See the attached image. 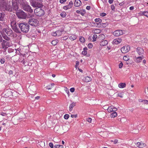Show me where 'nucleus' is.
Instances as JSON below:
<instances>
[{"label":"nucleus","instance_id":"1","mask_svg":"<svg viewBox=\"0 0 148 148\" xmlns=\"http://www.w3.org/2000/svg\"><path fill=\"white\" fill-rule=\"evenodd\" d=\"M0 9L2 11H12V7L6 1L1 0L0 2Z\"/></svg>","mask_w":148,"mask_h":148},{"label":"nucleus","instance_id":"2","mask_svg":"<svg viewBox=\"0 0 148 148\" xmlns=\"http://www.w3.org/2000/svg\"><path fill=\"white\" fill-rule=\"evenodd\" d=\"M18 25L22 32L26 33L29 31V25L28 23H21Z\"/></svg>","mask_w":148,"mask_h":148},{"label":"nucleus","instance_id":"3","mask_svg":"<svg viewBox=\"0 0 148 148\" xmlns=\"http://www.w3.org/2000/svg\"><path fill=\"white\" fill-rule=\"evenodd\" d=\"M42 0H35L32 2L31 5L34 8H41L42 6Z\"/></svg>","mask_w":148,"mask_h":148},{"label":"nucleus","instance_id":"4","mask_svg":"<svg viewBox=\"0 0 148 148\" xmlns=\"http://www.w3.org/2000/svg\"><path fill=\"white\" fill-rule=\"evenodd\" d=\"M34 12L36 16H41L45 14L44 10L41 8H38L35 9Z\"/></svg>","mask_w":148,"mask_h":148},{"label":"nucleus","instance_id":"5","mask_svg":"<svg viewBox=\"0 0 148 148\" xmlns=\"http://www.w3.org/2000/svg\"><path fill=\"white\" fill-rule=\"evenodd\" d=\"M28 22L30 25L34 26H36L39 24L38 21L37 19L35 18L29 19Z\"/></svg>","mask_w":148,"mask_h":148},{"label":"nucleus","instance_id":"6","mask_svg":"<svg viewBox=\"0 0 148 148\" xmlns=\"http://www.w3.org/2000/svg\"><path fill=\"white\" fill-rule=\"evenodd\" d=\"M24 10L30 13H32L33 12L30 6L27 4L22 7Z\"/></svg>","mask_w":148,"mask_h":148},{"label":"nucleus","instance_id":"7","mask_svg":"<svg viewBox=\"0 0 148 148\" xmlns=\"http://www.w3.org/2000/svg\"><path fill=\"white\" fill-rule=\"evenodd\" d=\"M16 14L18 17L19 18H24L26 16V13L22 10L17 12Z\"/></svg>","mask_w":148,"mask_h":148},{"label":"nucleus","instance_id":"8","mask_svg":"<svg viewBox=\"0 0 148 148\" xmlns=\"http://www.w3.org/2000/svg\"><path fill=\"white\" fill-rule=\"evenodd\" d=\"M130 49V46L129 45H126L122 47L121 49V50L123 53H125L128 52Z\"/></svg>","mask_w":148,"mask_h":148},{"label":"nucleus","instance_id":"9","mask_svg":"<svg viewBox=\"0 0 148 148\" xmlns=\"http://www.w3.org/2000/svg\"><path fill=\"white\" fill-rule=\"evenodd\" d=\"M18 0H12V5L13 8L15 10H18Z\"/></svg>","mask_w":148,"mask_h":148},{"label":"nucleus","instance_id":"10","mask_svg":"<svg viewBox=\"0 0 148 148\" xmlns=\"http://www.w3.org/2000/svg\"><path fill=\"white\" fill-rule=\"evenodd\" d=\"M123 34L122 30H116L113 33V34L115 36H118Z\"/></svg>","mask_w":148,"mask_h":148},{"label":"nucleus","instance_id":"11","mask_svg":"<svg viewBox=\"0 0 148 148\" xmlns=\"http://www.w3.org/2000/svg\"><path fill=\"white\" fill-rule=\"evenodd\" d=\"M73 4V2L72 1H71L69 3V5L63 6V9L65 10L69 9L72 7Z\"/></svg>","mask_w":148,"mask_h":148},{"label":"nucleus","instance_id":"12","mask_svg":"<svg viewBox=\"0 0 148 148\" xmlns=\"http://www.w3.org/2000/svg\"><path fill=\"white\" fill-rule=\"evenodd\" d=\"M117 108L114 107L113 106H111L108 107L107 110L109 112H111L112 111H115L117 110Z\"/></svg>","mask_w":148,"mask_h":148},{"label":"nucleus","instance_id":"13","mask_svg":"<svg viewBox=\"0 0 148 148\" xmlns=\"http://www.w3.org/2000/svg\"><path fill=\"white\" fill-rule=\"evenodd\" d=\"M62 34V32L58 30L56 31L55 32H53L52 33V35L54 36H60Z\"/></svg>","mask_w":148,"mask_h":148},{"label":"nucleus","instance_id":"14","mask_svg":"<svg viewBox=\"0 0 148 148\" xmlns=\"http://www.w3.org/2000/svg\"><path fill=\"white\" fill-rule=\"evenodd\" d=\"M136 51L139 55H141L144 53V51L143 48L138 47Z\"/></svg>","mask_w":148,"mask_h":148},{"label":"nucleus","instance_id":"15","mask_svg":"<svg viewBox=\"0 0 148 148\" xmlns=\"http://www.w3.org/2000/svg\"><path fill=\"white\" fill-rule=\"evenodd\" d=\"M18 1L21 5L22 7L28 3L25 0H18Z\"/></svg>","mask_w":148,"mask_h":148},{"label":"nucleus","instance_id":"16","mask_svg":"<svg viewBox=\"0 0 148 148\" xmlns=\"http://www.w3.org/2000/svg\"><path fill=\"white\" fill-rule=\"evenodd\" d=\"M122 41V39L120 38H117L114 39L113 41V44H118L119 43H120Z\"/></svg>","mask_w":148,"mask_h":148},{"label":"nucleus","instance_id":"17","mask_svg":"<svg viewBox=\"0 0 148 148\" xmlns=\"http://www.w3.org/2000/svg\"><path fill=\"white\" fill-rule=\"evenodd\" d=\"M143 58L144 57L143 56L138 57L136 58L135 61L137 63H140Z\"/></svg>","mask_w":148,"mask_h":148},{"label":"nucleus","instance_id":"18","mask_svg":"<svg viewBox=\"0 0 148 148\" xmlns=\"http://www.w3.org/2000/svg\"><path fill=\"white\" fill-rule=\"evenodd\" d=\"M138 147L139 148H143L146 146V144L145 143L138 142L137 143Z\"/></svg>","mask_w":148,"mask_h":148},{"label":"nucleus","instance_id":"19","mask_svg":"<svg viewBox=\"0 0 148 148\" xmlns=\"http://www.w3.org/2000/svg\"><path fill=\"white\" fill-rule=\"evenodd\" d=\"M81 2L80 0H75L74 3V5L76 7H79L81 4Z\"/></svg>","mask_w":148,"mask_h":148},{"label":"nucleus","instance_id":"20","mask_svg":"<svg viewBox=\"0 0 148 148\" xmlns=\"http://www.w3.org/2000/svg\"><path fill=\"white\" fill-rule=\"evenodd\" d=\"M5 32L8 36H10L12 33V31L10 29H5Z\"/></svg>","mask_w":148,"mask_h":148},{"label":"nucleus","instance_id":"21","mask_svg":"<svg viewBox=\"0 0 148 148\" xmlns=\"http://www.w3.org/2000/svg\"><path fill=\"white\" fill-rule=\"evenodd\" d=\"M92 79V78L90 77L86 76L85 77L84 81L85 82L87 83L91 81Z\"/></svg>","mask_w":148,"mask_h":148},{"label":"nucleus","instance_id":"22","mask_svg":"<svg viewBox=\"0 0 148 148\" xmlns=\"http://www.w3.org/2000/svg\"><path fill=\"white\" fill-rule=\"evenodd\" d=\"M108 43V41L107 40H104L100 42V45L101 46H104L106 45Z\"/></svg>","mask_w":148,"mask_h":148},{"label":"nucleus","instance_id":"23","mask_svg":"<svg viewBox=\"0 0 148 148\" xmlns=\"http://www.w3.org/2000/svg\"><path fill=\"white\" fill-rule=\"evenodd\" d=\"M126 84L124 83H121L118 85V86L120 88H123L126 87Z\"/></svg>","mask_w":148,"mask_h":148},{"label":"nucleus","instance_id":"24","mask_svg":"<svg viewBox=\"0 0 148 148\" xmlns=\"http://www.w3.org/2000/svg\"><path fill=\"white\" fill-rule=\"evenodd\" d=\"M76 105V103L74 102L72 103L70 106L69 107V110L70 111H71L73 110V108Z\"/></svg>","mask_w":148,"mask_h":148},{"label":"nucleus","instance_id":"25","mask_svg":"<svg viewBox=\"0 0 148 148\" xmlns=\"http://www.w3.org/2000/svg\"><path fill=\"white\" fill-rule=\"evenodd\" d=\"M139 14L145 16L148 18V12L147 11L141 12H140Z\"/></svg>","mask_w":148,"mask_h":148},{"label":"nucleus","instance_id":"26","mask_svg":"<svg viewBox=\"0 0 148 148\" xmlns=\"http://www.w3.org/2000/svg\"><path fill=\"white\" fill-rule=\"evenodd\" d=\"M88 49L87 47H85L84 48L83 51L82 52V54L84 56L86 55L87 53V50Z\"/></svg>","mask_w":148,"mask_h":148},{"label":"nucleus","instance_id":"27","mask_svg":"<svg viewBox=\"0 0 148 148\" xmlns=\"http://www.w3.org/2000/svg\"><path fill=\"white\" fill-rule=\"evenodd\" d=\"M92 32L94 33L98 34L101 32V30L99 29H96L93 30Z\"/></svg>","mask_w":148,"mask_h":148},{"label":"nucleus","instance_id":"28","mask_svg":"<svg viewBox=\"0 0 148 148\" xmlns=\"http://www.w3.org/2000/svg\"><path fill=\"white\" fill-rule=\"evenodd\" d=\"M39 145L42 148H45V143L43 141H40L39 143Z\"/></svg>","mask_w":148,"mask_h":148},{"label":"nucleus","instance_id":"29","mask_svg":"<svg viewBox=\"0 0 148 148\" xmlns=\"http://www.w3.org/2000/svg\"><path fill=\"white\" fill-rule=\"evenodd\" d=\"M12 29L16 33H19V29L17 28V27L16 25L13 27H12Z\"/></svg>","mask_w":148,"mask_h":148},{"label":"nucleus","instance_id":"30","mask_svg":"<svg viewBox=\"0 0 148 148\" xmlns=\"http://www.w3.org/2000/svg\"><path fill=\"white\" fill-rule=\"evenodd\" d=\"M69 39L71 40H75L77 38V36L75 35H73L69 37Z\"/></svg>","mask_w":148,"mask_h":148},{"label":"nucleus","instance_id":"31","mask_svg":"<svg viewBox=\"0 0 148 148\" xmlns=\"http://www.w3.org/2000/svg\"><path fill=\"white\" fill-rule=\"evenodd\" d=\"M76 12L77 13L80 14L82 16H84L85 14L84 11H82V10H77L76 11Z\"/></svg>","mask_w":148,"mask_h":148},{"label":"nucleus","instance_id":"32","mask_svg":"<svg viewBox=\"0 0 148 148\" xmlns=\"http://www.w3.org/2000/svg\"><path fill=\"white\" fill-rule=\"evenodd\" d=\"M54 85V84L53 83H52L48 85L47 86V88L48 90L51 89Z\"/></svg>","mask_w":148,"mask_h":148},{"label":"nucleus","instance_id":"33","mask_svg":"<svg viewBox=\"0 0 148 148\" xmlns=\"http://www.w3.org/2000/svg\"><path fill=\"white\" fill-rule=\"evenodd\" d=\"M19 61L21 63H22L23 64H25V61L24 58V57L23 58L22 57V58H20L19 59Z\"/></svg>","mask_w":148,"mask_h":148},{"label":"nucleus","instance_id":"34","mask_svg":"<svg viewBox=\"0 0 148 148\" xmlns=\"http://www.w3.org/2000/svg\"><path fill=\"white\" fill-rule=\"evenodd\" d=\"M117 113L115 112H113V113L111 114L110 115V117L111 118H114L117 116Z\"/></svg>","mask_w":148,"mask_h":148},{"label":"nucleus","instance_id":"35","mask_svg":"<svg viewBox=\"0 0 148 148\" xmlns=\"http://www.w3.org/2000/svg\"><path fill=\"white\" fill-rule=\"evenodd\" d=\"M58 41L57 40H55L51 42V44L53 45H56L58 42Z\"/></svg>","mask_w":148,"mask_h":148},{"label":"nucleus","instance_id":"36","mask_svg":"<svg viewBox=\"0 0 148 148\" xmlns=\"http://www.w3.org/2000/svg\"><path fill=\"white\" fill-rule=\"evenodd\" d=\"M79 40L82 43H83L85 41V39L82 36H80L79 38Z\"/></svg>","mask_w":148,"mask_h":148},{"label":"nucleus","instance_id":"37","mask_svg":"<svg viewBox=\"0 0 148 148\" xmlns=\"http://www.w3.org/2000/svg\"><path fill=\"white\" fill-rule=\"evenodd\" d=\"M108 25L107 23H103L101 22V27H104L107 26Z\"/></svg>","mask_w":148,"mask_h":148},{"label":"nucleus","instance_id":"38","mask_svg":"<svg viewBox=\"0 0 148 148\" xmlns=\"http://www.w3.org/2000/svg\"><path fill=\"white\" fill-rule=\"evenodd\" d=\"M117 96L122 98L124 96V92H121L117 94Z\"/></svg>","mask_w":148,"mask_h":148},{"label":"nucleus","instance_id":"39","mask_svg":"<svg viewBox=\"0 0 148 148\" xmlns=\"http://www.w3.org/2000/svg\"><path fill=\"white\" fill-rule=\"evenodd\" d=\"M16 25V23L15 21H13L11 23V25L12 27Z\"/></svg>","mask_w":148,"mask_h":148},{"label":"nucleus","instance_id":"40","mask_svg":"<svg viewBox=\"0 0 148 148\" xmlns=\"http://www.w3.org/2000/svg\"><path fill=\"white\" fill-rule=\"evenodd\" d=\"M54 147V148H63V146L62 145H55Z\"/></svg>","mask_w":148,"mask_h":148},{"label":"nucleus","instance_id":"41","mask_svg":"<svg viewBox=\"0 0 148 148\" xmlns=\"http://www.w3.org/2000/svg\"><path fill=\"white\" fill-rule=\"evenodd\" d=\"M123 59L125 61H127L129 59V57L128 56H124L123 57Z\"/></svg>","mask_w":148,"mask_h":148},{"label":"nucleus","instance_id":"42","mask_svg":"<svg viewBox=\"0 0 148 148\" xmlns=\"http://www.w3.org/2000/svg\"><path fill=\"white\" fill-rule=\"evenodd\" d=\"M66 13L65 12H62L60 14V16L63 18H64L66 16Z\"/></svg>","mask_w":148,"mask_h":148},{"label":"nucleus","instance_id":"43","mask_svg":"<svg viewBox=\"0 0 148 148\" xmlns=\"http://www.w3.org/2000/svg\"><path fill=\"white\" fill-rule=\"evenodd\" d=\"M1 16L0 17V21H2L3 20L4 17V14L1 13Z\"/></svg>","mask_w":148,"mask_h":148},{"label":"nucleus","instance_id":"44","mask_svg":"<svg viewBox=\"0 0 148 148\" xmlns=\"http://www.w3.org/2000/svg\"><path fill=\"white\" fill-rule=\"evenodd\" d=\"M97 35L96 34H94L93 35V36L92 37L93 38V41H95L96 40V39L97 38Z\"/></svg>","mask_w":148,"mask_h":148},{"label":"nucleus","instance_id":"45","mask_svg":"<svg viewBox=\"0 0 148 148\" xmlns=\"http://www.w3.org/2000/svg\"><path fill=\"white\" fill-rule=\"evenodd\" d=\"M99 38L101 40L104 39L105 38V35L103 34H101L99 36Z\"/></svg>","mask_w":148,"mask_h":148},{"label":"nucleus","instance_id":"46","mask_svg":"<svg viewBox=\"0 0 148 148\" xmlns=\"http://www.w3.org/2000/svg\"><path fill=\"white\" fill-rule=\"evenodd\" d=\"M95 21L96 22H102L100 18H96L95 19Z\"/></svg>","mask_w":148,"mask_h":148},{"label":"nucleus","instance_id":"47","mask_svg":"<svg viewBox=\"0 0 148 148\" xmlns=\"http://www.w3.org/2000/svg\"><path fill=\"white\" fill-rule=\"evenodd\" d=\"M5 59L4 58H2L0 59V62L1 64H4L5 62Z\"/></svg>","mask_w":148,"mask_h":148},{"label":"nucleus","instance_id":"48","mask_svg":"<svg viewBox=\"0 0 148 148\" xmlns=\"http://www.w3.org/2000/svg\"><path fill=\"white\" fill-rule=\"evenodd\" d=\"M69 117V115L68 114H65L64 116V118L65 119H67Z\"/></svg>","mask_w":148,"mask_h":148},{"label":"nucleus","instance_id":"49","mask_svg":"<svg viewBox=\"0 0 148 148\" xmlns=\"http://www.w3.org/2000/svg\"><path fill=\"white\" fill-rule=\"evenodd\" d=\"M96 25H95L96 26L98 27H101V22H99L98 23H96Z\"/></svg>","mask_w":148,"mask_h":148},{"label":"nucleus","instance_id":"50","mask_svg":"<svg viewBox=\"0 0 148 148\" xmlns=\"http://www.w3.org/2000/svg\"><path fill=\"white\" fill-rule=\"evenodd\" d=\"M2 36L4 38V39L6 40H9V38L6 35L4 34H2Z\"/></svg>","mask_w":148,"mask_h":148},{"label":"nucleus","instance_id":"51","mask_svg":"<svg viewBox=\"0 0 148 148\" xmlns=\"http://www.w3.org/2000/svg\"><path fill=\"white\" fill-rule=\"evenodd\" d=\"M87 46L88 48L90 49L93 47V45L92 43H90Z\"/></svg>","mask_w":148,"mask_h":148},{"label":"nucleus","instance_id":"52","mask_svg":"<svg viewBox=\"0 0 148 148\" xmlns=\"http://www.w3.org/2000/svg\"><path fill=\"white\" fill-rule=\"evenodd\" d=\"M86 120L89 123H91L92 121V119L91 118H88L86 119Z\"/></svg>","mask_w":148,"mask_h":148},{"label":"nucleus","instance_id":"53","mask_svg":"<svg viewBox=\"0 0 148 148\" xmlns=\"http://www.w3.org/2000/svg\"><path fill=\"white\" fill-rule=\"evenodd\" d=\"M49 146L51 148H53V144L52 143H50L49 144Z\"/></svg>","mask_w":148,"mask_h":148},{"label":"nucleus","instance_id":"54","mask_svg":"<svg viewBox=\"0 0 148 148\" xmlns=\"http://www.w3.org/2000/svg\"><path fill=\"white\" fill-rule=\"evenodd\" d=\"M143 101V103L144 104H148V100H146V99H144V100Z\"/></svg>","mask_w":148,"mask_h":148},{"label":"nucleus","instance_id":"55","mask_svg":"<svg viewBox=\"0 0 148 148\" xmlns=\"http://www.w3.org/2000/svg\"><path fill=\"white\" fill-rule=\"evenodd\" d=\"M75 90V89L74 88H71L70 89V92H74Z\"/></svg>","mask_w":148,"mask_h":148},{"label":"nucleus","instance_id":"56","mask_svg":"<svg viewBox=\"0 0 148 148\" xmlns=\"http://www.w3.org/2000/svg\"><path fill=\"white\" fill-rule=\"evenodd\" d=\"M106 14L105 13H102L100 14V15L101 16H106Z\"/></svg>","mask_w":148,"mask_h":148},{"label":"nucleus","instance_id":"57","mask_svg":"<svg viewBox=\"0 0 148 148\" xmlns=\"http://www.w3.org/2000/svg\"><path fill=\"white\" fill-rule=\"evenodd\" d=\"M123 64L122 62H121L119 65V68H121L123 67Z\"/></svg>","mask_w":148,"mask_h":148},{"label":"nucleus","instance_id":"58","mask_svg":"<svg viewBox=\"0 0 148 148\" xmlns=\"http://www.w3.org/2000/svg\"><path fill=\"white\" fill-rule=\"evenodd\" d=\"M71 117H72V118H74V117L76 118L77 117V114H75V115L72 114L71 115Z\"/></svg>","mask_w":148,"mask_h":148},{"label":"nucleus","instance_id":"59","mask_svg":"<svg viewBox=\"0 0 148 148\" xmlns=\"http://www.w3.org/2000/svg\"><path fill=\"white\" fill-rule=\"evenodd\" d=\"M115 6L113 5H111V8L112 10H115Z\"/></svg>","mask_w":148,"mask_h":148},{"label":"nucleus","instance_id":"60","mask_svg":"<svg viewBox=\"0 0 148 148\" xmlns=\"http://www.w3.org/2000/svg\"><path fill=\"white\" fill-rule=\"evenodd\" d=\"M66 0H60V3H62L66 2Z\"/></svg>","mask_w":148,"mask_h":148},{"label":"nucleus","instance_id":"61","mask_svg":"<svg viewBox=\"0 0 148 148\" xmlns=\"http://www.w3.org/2000/svg\"><path fill=\"white\" fill-rule=\"evenodd\" d=\"M134 7L133 6H131L130 8V9L131 10H133L134 9Z\"/></svg>","mask_w":148,"mask_h":148},{"label":"nucleus","instance_id":"62","mask_svg":"<svg viewBox=\"0 0 148 148\" xmlns=\"http://www.w3.org/2000/svg\"><path fill=\"white\" fill-rule=\"evenodd\" d=\"M113 1V0H109L108 2L110 4L112 3Z\"/></svg>","mask_w":148,"mask_h":148},{"label":"nucleus","instance_id":"63","mask_svg":"<svg viewBox=\"0 0 148 148\" xmlns=\"http://www.w3.org/2000/svg\"><path fill=\"white\" fill-rule=\"evenodd\" d=\"M86 9L88 10H89L90 9V7L89 6H87L86 7Z\"/></svg>","mask_w":148,"mask_h":148},{"label":"nucleus","instance_id":"64","mask_svg":"<svg viewBox=\"0 0 148 148\" xmlns=\"http://www.w3.org/2000/svg\"><path fill=\"white\" fill-rule=\"evenodd\" d=\"M114 144H116L118 143V140H117V139H116L114 141Z\"/></svg>","mask_w":148,"mask_h":148}]
</instances>
